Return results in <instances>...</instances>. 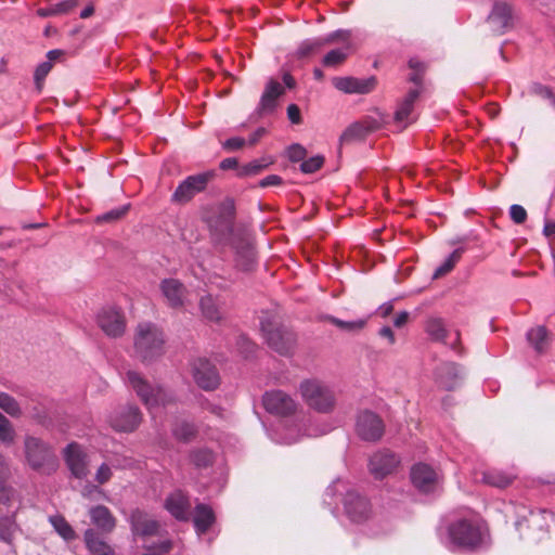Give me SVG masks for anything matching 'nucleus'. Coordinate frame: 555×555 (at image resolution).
I'll list each match as a JSON object with an SVG mask.
<instances>
[{
  "mask_svg": "<svg viewBox=\"0 0 555 555\" xmlns=\"http://www.w3.org/2000/svg\"><path fill=\"white\" fill-rule=\"evenodd\" d=\"M127 378L130 386L151 412L157 408H166L176 402V397L171 391L158 385L149 384L137 372L129 371Z\"/></svg>",
  "mask_w": 555,
  "mask_h": 555,
  "instance_id": "obj_1",
  "label": "nucleus"
},
{
  "mask_svg": "<svg viewBox=\"0 0 555 555\" xmlns=\"http://www.w3.org/2000/svg\"><path fill=\"white\" fill-rule=\"evenodd\" d=\"M304 401L320 413H328L334 409L335 397L332 390L318 379H306L299 385Z\"/></svg>",
  "mask_w": 555,
  "mask_h": 555,
  "instance_id": "obj_2",
  "label": "nucleus"
},
{
  "mask_svg": "<svg viewBox=\"0 0 555 555\" xmlns=\"http://www.w3.org/2000/svg\"><path fill=\"white\" fill-rule=\"evenodd\" d=\"M450 542L462 550L474 551L483 541V532L479 525L467 519H460L449 526Z\"/></svg>",
  "mask_w": 555,
  "mask_h": 555,
  "instance_id": "obj_3",
  "label": "nucleus"
},
{
  "mask_svg": "<svg viewBox=\"0 0 555 555\" xmlns=\"http://www.w3.org/2000/svg\"><path fill=\"white\" fill-rule=\"evenodd\" d=\"M385 122L386 116L382 113H378L377 117L365 116L362 119L352 122L344 130L339 137V144L344 145L363 141L369 134L379 130Z\"/></svg>",
  "mask_w": 555,
  "mask_h": 555,
  "instance_id": "obj_4",
  "label": "nucleus"
},
{
  "mask_svg": "<svg viewBox=\"0 0 555 555\" xmlns=\"http://www.w3.org/2000/svg\"><path fill=\"white\" fill-rule=\"evenodd\" d=\"M260 328L270 347H291L297 343L296 334L292 330L279 325L271 314L263 313L260 318Z\"/></svg>",
  "mask_w": 555,
  "mask_h": 555,
  "instance_id": "obj_5",
  "label": "nucleus"
},
{
  "mask_svg": "<svg viewBox=\"0 0 555 555\" xmlns=\"http://www.w3.org/2000/svg\"><path fill=\"white\" fill-rule=\"evenodd\" d=\"M212 178L214 172L211 171L186 177L172 193L171 202L180 205L189 203L196 194L206 190Z\"/></svg>",
  "mask_w": 555,
  "mask_h": 555,
  "instance_id": "obj_6",
  "label": "nucleus"
},
{
  "mask_svg": "<svg viewBox=\"0 0 555 555\" xmlns=\"http://www.w3.org/2000/svg\"><path fill=\"white\" fill-rule=\"evenodd\" d=\"M24 452L26 461L33 469H41L52 464L55 459L52 448L35 436L25 437Z\"/></svg>",
  "mask_w": 555,
  "mask_h": 555,
  "instance_id": "obj_7",
  "label": "nucleus"
},
{
  "mask_svg": "<svg viewBox=\"0 0 555 555\" xmlns=\"http://www.w3.org/2000/svg\"><path fill=\"white\" fill-rule=\"evenodd\" d=\"M344 513L354 524H362L371 519L373 509L370 501L356 491H348L343 501Z\"/></svg>",
  "mask_w": 555,
  "mask_h": 555,
  "instance_id": "obj_8",
  "label": "nucleus"
},
{
  "mask_svg": "<svg viewBox=\"0 0 555 555\" xmlns=\"http://www.w3.org/2000/svg\"><path fill=\"white\" fill-rule=\"evenodd\" d=\"M96 324L109 337H120L126 331L127 320L121 309L105 307L96 315Z\"/></svg>",
  "mask_w": 555,
  "mask_h": 555,
  "instance_id": "obj_9",
  "label": "nucleus"
},
{
  "mask_svg": "<svg viewBox=\"0 0 555 555\" xmlns=\"http://www.w3.org/2000/svg\"><path fill=\"white\" fill-rule=\"evenodd\" d=\"M515 514L517 516L515 526L520 533L524 532L525 528L539 531L547 530L548 519L552 517V513L546 509L531 511L525 505H517Z\"/></svg>",
  "mask_w": 555,
  "mask_h": 555,
  "instance_id": "obj_10",
  "label": "nucleus"
},
{
  "mask_svg": "<svg viewBox=\"0 0 555 555\" xmlns=\"http://www.w3.org/2000/svg\"><path fill=\"white\" fill-rule=\"evenodd\" d=\"M191 373L195 384L205 391H212L220 385L219 372L207 359H196L192 363Z\"/></svg>",
  "mask_w": 555,
  "mask_h": 555,
  "instance_id": "obj_11",
  "label": "nucleus"
},
{
  "mask_svg": "<svg viewBox=\"0 0 555 555\" xmlns=\"http://www.w3.org/2000/svg\"><path fill=\"white\" fill-rule=\"evenodd\" d=\"M400 464V460L393 452L389 450H380L375 452L369 462V470L375 479H383L396 472Z\"/></svg>",
  "mask_w": 555,
  "mask_h": 555,
  "instance_id": "obj_12",
  "label": "nucleus"
},
{
  "mask_svg": "<svg viewBox=\"0 0 555 555\" xmlns=\"http://www.w3.org/2000/svg\"><path fill=\"white\" fill-rule=\"evenodd\" d=\"M264 409L272 414L287 416L296 412V401L282 390H272L263 395Z\"/></svg>",
  "mask_w": 555,
  "mask_h": 555,
  "instance_id": "obj_13",
  "label": "nucleus"
},
{
  "mask_svg": "<svg viewBox=\"0 0 555 555\" xmlns=\"http://www.w3.org/2000/svg\"><path fill=\"white\" fill-rule=\"evenodd\" d=\"M235 219V204L232 198L222 201L216 210V217L208 220L211 231L220 234H229L233 230Z\"/></svg>",
  "mask_w": 555,
  "mask_h": 555,
  "instance_id": "obj_14",
  "label": "nucleus"
},
{
  "mask_svg": "<svg viewBox=\"0 0 555 555\" xmlns=\"http://www.w3.org/2000/svg\"><path fill=\"white\" fill-rule=\"evenodd\" d=\"M358 436L365 441H377L384 434V424L378 415L364 411L359 414L356 425Z\"/></svg>",
  "mask_w": 555,
  "mask_h": 555,
  "instance_id": "obj_15",
  "label": "nucleus"
},
{
  "mask_svg": "<svg viewBox=\"0 0 555 555\" xmlns=\"http://www.w3.org/2000/svg\"><path fill=\"white\" fill-rule=\"evenodd\" d=\"M166 343L164 331L155 323L140 322L134 331L135 347H162Z\"/></svg>",
  "mask_w": 555,
  "mask_h": 555,
  "instance_id": "obj_16",
  "label": "nucleus"
},
{
  "mask_svg": "<svg viewBox=\"0 0 555 555\" xmlns=\"http://www.w3.org/2000/svg\"><path fill=\"white\" fill-rule=\"evenodd\" d=\"M411 480L413 486L421 492L429 493L437 488L439 476L428 464L417 463L411 469Z\"/></svg>",
  "mask_w": 555,
  "mask_h": 555,
  "instance_id": "obj_17",
  "label": "nucleus"
},
{
  "mask_svg": "<svg viewBox=\"0 0 555 555\" xmlns=\"http://www.w3.org/2000/svg\"><path fill=\"white\" fill-rule=\"evenodd\" d=\"M142 415L139 408L127 405L116 411L109 417L111 426L117 431H133L141 423Z\"/></svg>",
  "mask_w": 555,
  "mask_h": 555,
  "instance_id": "obj_18",
  "label": "nucleus"
},
{
  "mask_svg": "<svg viewBox=\"0 0 555 555\" xmlns=\"http://www.w3.org/2000/svg\"><path fill=\"white\" fill-rule=\"evenodd\" d=\"M332 83L337 90L344 93L366 94L376 88L377 80L374 76L365 79L354 77H334L332 79Z\"/></svg>",
  "mask_w": 555,
  "mask_h": 555,
  "instance_id": "obj_19",
  "label": "nucleus"
},
{
  "mask_svg": "<svg viewBox=\"0 0 555 555\" xmlns=\"http://www.w3.org/2000/svg\"><path fill=\"white\" fill-rule=\"evenodd\" d=\"M488 24L494 35H502L512 27V7L506 2H495L488 16Z\"/></svg>",
  "mask_w": 555,
  "mask_h": 555,
  "instance_id": "obj_20",
  "label": "nucleus"
},
{
  "mask_svg": "<svg viewBox=\"0 0 555 555\" xmlns=\"http://www.w3.org/2000/svg\"><path fill=\"white\" fill-rule=\"evenodd\" d=\"M285 93V87L275 79H270L260 98L257 113L259 115L272 114L278 106V99Z\"/></svg>",
  "mask_w": 555,
  "mask_h": 555,
  "instance_id": "obj_21",
  "label": "nucleus"
},
{
  "mask_svg": "<svg viewBox=\"0 0 555 555\" xmlns=\"http://www.w3.org/2000/svg\"><path fill=\"white\" fill-rule=\"evenodd\" d=\"M65 460L72 474L79 479L87 477L88 470V457L83 453L80 446L77 443H69L65 449Z\"/></svg>",
  "mask_w": 555,
  "mask_h": 555,
  "instance_id": "obj_22",
  "label": "nucleus"
},
{
  "mask_svg": "<svg viewBox=\"0 0 555 555\" xmlns=\"http://www.w3.org/2000/svg\"><path fill=\"white\" fill-rule=\"evenodd\" d=\"M463 379V370L454 363H443L436 371V382L444 390L456 389Z\"/></svg>",
  "mask_w": 555,
  "mask_h": 555,
  "instance_id": "obj_23",
  "label": "nucleus"
},
{
  "mask_svg": "<svg viewBox=\"0 0 555 555\" xmlns=\"http://www.w3.org/2000/svg\"><path fill=\"white\" fill-rule=\"evenodd\" d=\"M159 287L169 307L180 308L184 305L186 288L179 280L165 279Z\"/></svg>",
  "mask_w": 555,
  "mask_h": 555,
  "instance_id": "obj_24",
  "label": "nucleus"
},
{
  "mask_svg": "<svg viewBox=\"0 0 555 555\" xmlns=\"http://www.w3.org/2000/svg\"><path fill=\"white\" fill-rule=\"evenodd\" d=\"M131 528L134 534L151 537L158 533L159 524L153 517L142 511H134L131 514Z\"/></svg>",
  "mask_w": 555,
  "mask_h": 555,
  "instance_id": "obj_25",
  "label": "nucleus"
},
{
  "mask_svg": "<svg viewBox=\"0 0 555 555\" xmlns=\"http://www.w3.org/2000/svg\"><path fill=\"white\" fill-rule=\"evenodd\" d=\"M190 506L189 499L180 490L172 492L165 501L166 509L179 520L189 518Z\"/></svg>",
  "mask_w": 555,
  "mask_h": 555,
  "instance_id": "obj_26",
  "label": "nucleus"
},
{
  "mask_svg": "<svg viewBox=\"0 0 555 555\" xmlns=\"http://www.w3.org/2000/svg\"><path fill=\"white\" fill-rule=\"evenodd\" d=\"M420 95H421L420 89H411L406 93V95L398 104V108L395 112L393 118H395L396 122H398V124L405 122V125H404V127H405L409 122L412 121L410 119V117L413 113L414 104L417 101V99L420 98Z\"/></svg>",
  "mask_w": 555,
  "mask_h": 555,
  "instance_id": "obj_27",
  "label": "nucleus"
},
{
  "mask_svg": "<svg viewBox=\"0 0 555 555\" xmlns=\"http://www.w3.org/2000/svg\"><path fill=\"white\" fill-rule=\"evenodd\" d=\"M427 332L433 337L435 343L451 345V347H454L455 345L461 344L460 333L457 331H455L452 334L454 336L453 340H451V341L447 340V338L450 337L451 334L448 333L442 320H440V319L429 320L427 323Z\"/></svg>",
  "mask_w": 555,
  "mask_h": 555,
  "instance_id": "obj_28",
  "label": "nucleus"
},
{
  "mask_svg": "<svg viewBox=\"0 0 555 555\" xmlns=\"http://www.w3.org/2000/svg\"><path fill=\"white\" fill-rule=\"evenodd\" d=\"M90 518L94 526L103 532H111L116 526V519L111 511L104 505H98L89 511Z\"/></svg>",
  "mask_w": 555,
  "mask_h": 555,
  "instance_id": "obj_29",
  "label": "nucleus"
},
{
  "mask_svg": "<svg viewBox=\"0 0 555 555\" xmlns=\"http://www.w3.org/2000/svg\"><path fill=\"white\" fill-rule=\"evenodd\" d=\"M199 309L205 319L211 322H219L223 318L220 299L208 294L201 298Z\"/></svg>",
  "mask_w": 555,
  "mask_h": 555,
  "instance_id": "obj_30",
  "label": "nucleus"
},
{
  "mask_svg": "<svg viewBox=\"0 0 555 555\" xmlns=\"http://www.w3.org/2000/svg\"><path fill=\"white\" fill-rule=\"evenodd\" d=\"M85 542L94 555H114V550L93 529L86 530Z\"/></svg>",
  "mask_w": 555,
  "mask_h": 555,
  "instance_id": "obj_31",
  "label": "nucleus"
},
{
  "mask_svg": "<svg viewBox=\"0 0 555 555\" xmlns=\"http://www.w3.org/2000/svg\"><path fill=\"white\" fill-rule=\"evenodd\" d=\"M193 521H194L196 531L201 534L205 533L214 524L215 514L209 506H207L205 504H198L195 507V514H194Z\"/></svg>",
  "mask_w": 555,
  "mask_h": 555,
  "instance_id": "obj_32",
  "label": "nucleus"
},
{
  "mask_svg": "<svg viewBox=\"0 0 555 555\" xmlns=\"http://www.w3.org/2000/svg\"><path fill=\"white\" fill-rule=\"evenodd\" d=\"M514 479V475L496 469L483 472L481 478L482 482L496 488L508 487Z\"/></svg>",
  "mask_w": 555,
  "mask_h": 555,
  "instance_id": "obj_33",
  "label": "nucleus"
},
{
  "mask_svg": "<svg viewBox=\"0 0 555 555\" xmlns=\"http://www.w3.org/2000/svg\"><path fill=\"white\" fill-rule=\"evenodd\" d=\"M255 248L246 243L240 246L236 251V264L243 271H251L256 264Z\"/></svg>",
  "mask_w": 555,
  "mask_h": 555,
  "instance_id": "obj_34",
  "label": "nucleus"
},
{
  "mask_svg": "<svg viewBox=\"0 0 555 555\" xmlns=\"http://www.w3.org/2000/svg\"><path fill=\"white\" fill-rule=\"evenodd\" d=\"M274 160L271 157H262L260 159H255L240 168L238 176L251 177L257 176L267 169L270 165H272Z\"/></svg>",
  "mask_w": 555,
  "mask_h": 555,
  "instance_id": "obj_35",
  "label": "nucleus"
},
{
  "mask_svg": "<svg viewBox=\"0 0 555 555\" xmlns=\"http://www.w3.org/2000/svg\"><path fill=\"white\" fill-rule=\"evenodd\" d=\"M172 434L176 437V439L183 442H189L196 437L197 428L194 424L190 422L181 421L175 424L172 428Z\"/></svg>",
  "mask_w": 555,
  "mask_h": 555,
  "instance_id": "obj_36",
  "label": "nucleus"
},
{
  "mask_svg": "<svg viewBox=\"0 0 555 555\" xmlns=\"http://www.w3.org/2000/svg\"><path fill=\"white\" fill-rule=\"evenodd\" d=\"M351 44L348 43L344 49H334L323 57V65L326 67H337L345 63L348 57Z\"/></svg>",
  "mask_w": 555,
  "mask_h": 555,
  "instance_id": "obj_37",
  "label": "nucleus"
},
{
  "mask_svg": "<svg viewBox=\"0 0 555 555\" xmlns=\"http://www.w3.org/2000/svg\"><path fill=\"white\" fill-rule=\"evenodd\" d=\"M50 522L55 529V531L66 541L74 540L76 538V533L72 526L66 521V519L62 516H51Z\"/></svg>",
  "mask_w": 555,
  "mask_h": 555,
  "instance_id": "obj_38",
  "label": "nucleus"
},
{
  "mask_svg": "<svg viewBox=\"0 0 555 555\" xmlns=\"http://www.w3.org/2000/svg\"><path fill=\"white\" fill-rule=\"evenodd\" d=\"M462 254H463V249L456 248L448 257V259H446V261L435 270L433 278L440 279V278L444 276L446 274L450 273L454 269L455 264L460 261Z\"/></svg>",
  "mask_w": 555,
  "mask_h": 555,
  "instance_id": "obj_39",
  "label": "nucleus"
},
{
  "mask_svg": "<svg viewBox=\"0 0 555 555\" xmlns=\"http://www.w3.org/2000/svg\"><path fill=\"white\" fill-rule=\"evenodd\" d=\"M327 320L336 325L339 330L346 333H358L360 332L366 324L365 320L359 319L353 321H343L335 317H328Z\"/></svg>",
  "mask_w": 555,
  "mask_h": 555,
  "instance_id": "obj_40",
  "label": "nucleus"
},
{
  "mask_svg": "<svg viewBox=\"0 0 555 555\" xmlns=\"http://www.w3.org/2000/svg\"><path fill=\"white\" fill-rule=\"evenodd\" d=\"M0 409L12 417H20L22 410L17 401L5 392L0 393Z\"/></svg>",
  "mask_w": 555,
  "mask_h": 555,
  "instance_id": "obj_41",
  "label": "nucleus"
},
{
  "mask_svg": "<svg viewBox=\"0 0 555 555\" xmlns=\"http://www.w3.org/2000/svg\"><path fill=\"white\" fill-rule=\"evenodd\" d=\"M530 94L544 100L550 106L555 107V94L550 87L534 82L530 87Z\"/></svg>",
  "mask_w": 555,
  "mask_h": 555,
  "instance_id": "obj_42",
  "label": "nucleus"
},
{
  "mask_svg": "<svg viewBox=\"0 0 555 555\" xmlns=\"http://www.w3.org/2000/svg\"><path fill=\"white\" fill-rule=\"evenodd\" d=\"M190 460L196 467H207L212 464L214 456L208 449H197L190 453Z\"/></svg>",
  "mask_w": 555,
  "mask_h": 555,
  "instance_id": "obj_43",
  "label": "nucleus"
},
{
  "mask_svg": "<svg viewBox=\"0 0 555 555\" xmlns=\"http://www.w3.org/2000/svg\"><path fill=\"white\" fill-rule=\"evenodd\" d=\"M325 43L322 38L305 40L298 48L297 54L299 57H307L319 51Z\"/></svg>",
  "mask_w": 555,
  "mask_h": 555,
  "instance_id": "obj_44",
  "label": "nucleus"
},
{
  "mask_svg": "<svg viewBox=\"0 0 555 555\" xmlns=\"http://www.w3.org/2000/svg\"><path fill=\"white\" fill-rule=\"evenodd\" d=\"M16 529V524L12 517H3L0 519V539L2 541L11 543Z\"/></svg>",
  "mask_w": 555,
  "mask_h": 555,
  "instance_id": "obj_45",
  "label": "nucleus"
},
{
  "mask_svg": "<svg viewBox=\"0 0 555 555\" xmlns=\"http://www.w3.org/2000/svg\"><path fill=\"white\" fill-rule=\"evenodd\" d=\"M15 431L11 422L0 413V441L11 444L14 441Z\"/></svg>",
  "mask_w": 555,
  "mask_h": 555,
  "instance_id": "obj_46",
  "label": "nucleus"
},
{
  "mask_svg": "<svg viewBox=\"0 0 555 555\" xmlns=\"http://www.w3.org/2000/svg\"><path fill=\"white\" fill-rule=\"evenodd\" d=\"M547 330L543 325L535 326L527 333V338L532 347H540L547 339Z\"/></svg>",
  "mask_w": 555,
  "mask_h": 555,
  "instance_id": "obj_47",
  "label": "nucleus"
},
{
  "mask_svg": "<svg viewBox=\"0 0 555 555\" xmlns=\"http://www.w3.org/2000/svg\"><path fill=\"white\" fill-rule=\"evenodd\" d=\"M53 67V64L51 62H43L39 64L35 70V83L39 91L42 90L43 81L46 77L49 75Z\"/></svg>",
  "mask_w": 555,
  "mask_h": 555,
  "instance_id": "obj_48",
  "label": "nucleus"
},
{
  "mask_svg": "<svg viewBox=\"0 0 555 555\" xmlns=\"http://www.w3.org/2000/svg\"><path fill=\"white\" fill-rule=\"evenodd\" d=\"M324 165V157L321 155L313 156L307 160H304L300 165V170L304 173H313L322 168Z\"/></svg>",
  "mask_w": 555,
  "mask_h": 555,
  "instance_id": "obj_49",
  "label": "nucleus"
},
{
  "mask_svg": "<svg viewBox=\"0 0 555 555\" xmlns=\"http://www.w3.org/2000/svg\"><path fill=\"white\" fill-rule=\"evenodd\" d=\"M128 211V206H124L120 208L113 209L111 211H107L96 218V221L99 223L101 222H113L116 220L121 219L124 216H126Z\"/></svg>",
  "mask_w": 555,
  "mask_h": 555,
  "instance_id": "obj_50",
  "label": "nucleus"
},
{
  "mask_svg": "<svg viewBox=\"0 0 555 555\" xmlns=\"http://www.w3.org/2000/svg\"><path fill=\"white\" fill-rule=\"evenodd\" d=\"M0 503L8 505L9 507H14L15 503H17L16 492L12 488L1 487Z\"/></svg>",
  "mask_w": 555,
  "mask_h": 555,
  "instance_id": "obj_51",
  "label": "nucleus"
},
{
  "mask_svg": "<svg viewBox=\"0 0 555 555\" xmlns=\"http://www.w3.org/2000/svg\"><path fill=\"white\" fill-rule=\"evenodd\" d=\"M307 155V151L306 149L300 145V144H292L288 149H287V156H288V159L293 163H298V162H304V158L306 157Z\"/></svg>",
  "mask_w": 555,
  "mask_h": 555,
  "instance_id": "obj_52",
  "label": "nucleus"
},
{
  "mask_svg": "<svg viewBox=\"0 0 555 555\" xmlns=\"http://www.w3.org/2000/svg\"><path fill=\"white\" fill-rule=\"evenodd\" d=\"M349 38H350L349 30L339 29V30H336V31L327 35L326 37H323L322 39L326 46V44L333 43L335 41H343V42H346V44H348V43H350Z\"/></svg>",
  "mask_w": 555,
  "mask_h": 555,
  "instance_id": "obj_53",
  "label": "nucleus"
},
{
  "mask_svg": "<svg viewBox=\"0 0 555 555\" xmlns=\"http://www.w3.org/2000/svg\"><path fill=\"white\" fill-rule=\"evenodd\" d=\"M509 216L516 224H521L527 219V211L522 206L514 204L509 208Z\"/></svg>",
  "mask_w": 555,
  "mask_h": 555,
  "instance_id": "obj_54",
  "label": "nucleus"
},
{
  "mask_svg": "<svg viewBox=\"0 0 555 555\" xmlns=\"http://www.w3.org/2000/svg\"><path fill=\"white\" fill-rule=\"evenodd\" d=\"M78 3V0H65L51 7V12L59 14H66L70 12Z\"/></svg>",
  "mask_w": 555,
  "mask_h": 555,
  "instance_id": "obj_55",
  "label": "nucleus"
},
{
  "mask_svg": "<svg viewBox=\"0 0 555 555\" xmlns=\"http://www.w3.org/2000/svg\"><path fill=\"white\" fill-rule=\"evenodd\" d=\"M245 144V139L240 137H233L222 142V147L228 152H233L243 149Z\"/></svg>",
  "mask_w": 555,
  "mask_h": 555,
  "instance_id": "obj_56",
  "label": "nucleus"
},
{
  "mask_svg": "<svg viewBox=\"0 0 555 555\" xmlns=\"http://www.w3.org/2000/svg\"><path fill=\"white\" fill-rule=\"evenodd\" d=\"M284 183L282 177L278 176V175H270V176H267L266 178L261 179L259 182H258V186L259 188H268V186H280Z\"/></svg>",
  "mask_w": 555,
  "mask_h": 555,
  "instance_id": "obj_57",
  "label": "nucleus"
},
{
  "mask_svg": "<svg viewBox=\"0 0 555 555\" xmlns=\"http://www.w3.org/2000/svg\"><path fill=\"white\" fill-rule=\"evenodd\" d=\"M112 477V470L111 467L107 464H102L96 472L95 480L103 485L107 482Z\"/></svg>",
  "mask_w": 555,
  "mask_h": 555,
  "instance_id": "obj_58",
  "label": "nucleus"
},
{
  "mask_svg": "<svg viewBox=\"0 0 555 555\" xmlns=\"http://www.w3.org/2000/svg\"><path fill=\"white\" fill-rule=\"evenodd\" d=\"M287 117L294 125H300L302 122L300 108L296 104L287 106Z\"/></svg>",
  "mask_w": 555,
  "mask_h": 555,
  "instance_id": "obj_59",
  "label": "nucleus"
},
{
  "mask_svg": "<svg viewBox=\"0 0 555 555\" xmlns=\"http://www.w3.org/2000/svg\"><path fill=\"white\" fill-rule=\"evenodd\" d=\"M158 350L159 349H147V348L138 349L139 353L137 354V357L139 359H141L142 362L150 363L154 356H157V357L160 356Z\"/></svg>",
  "mask_w": 555,
  "mask_h": 555,
  "instance_id": "obj_60",
  "label": "nucleus"
},
{
  "mask_svg": "<svg viewBox=\"0 0 555 555\" xmlns=\"http://www.w3.org/2000/svg\"><path fill=\"white\" fill-rule=\"evenodd\" d=\"M408 65L413 72L426 73L427 69L426 64L420 61L417 57L410 59Z\"/></svg>",
  "mask_w": 555,
  "mask_h": 555,
  "instance_id": "obj_61",
  "label": "nucleus"
},
{
  "mask_svg": "<svg viewBox=\"0 0 555 555\" xmlns=\"http://www.w3.org/2000/svg\"><path fill=\"white\" fill-rule=\"evenodd\" d=\"M424 76H425V73H422V72H413L410 76H409V81L416 85V89H420L422 91V86H423V81H424Z\"/></svg>",
  "mask_w": 555,
  "mask_h": 555,
  "instance_id": "obj_62",
  "label": "nucleus"
},
{
  "mask_svg": "<svg viewBox=\"0 0 555 555\" xmlns=\"http://www.w3.org/2000/svg\"><path fill=\"white\" fill-rule=\"evenodd\" d=\"M238 166V160L234 157H228L221 160L219 167L222 170L235 169Z\"/></svg>",
  "mask_w": 555,
  "mask_h": 555,
  "instance_id": "obj_63",
  "label": "nucleus"
},
{
  "mask_svg": "<svg viewBox=\"0 0 555 555\" xmlns=\"http://www.w3.org/2000/svg\"><path fill=\"white\" fill-rule=\"evenodd\" d=\"M409 318H410V314L409 312L406 311H401L400 313H398L393 320V324L395 326L397 327H402L403 325H405L409 321Z\"/></svg>",
  "mask_w": 555,
  "mask_h": 555,
  "instance_id": "obj_64",
  "label": "nucleus"
}]
</instances>
